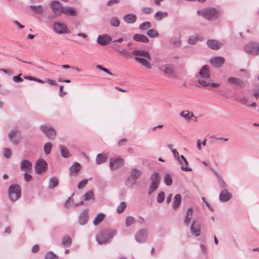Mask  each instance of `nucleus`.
<instances>
[{
    "mask_svg": "<svg viewBox=\"0 0 259 259\" xmlns=\"http://www.w3.org/2000/svg\"><path fill=\"white\" fill-rule=\"evenodd\" d=\"M197 14L202 16L205 19L214 21L219 19L221 12L214 7H207L197 11Z\"/></svg>",
    "mask_w": 259,
    "mask_h": 259,
    "instance_id": "1",
    "label": "nucleus"
},
{
    "mask_svg": "<svg viewBox=\"0 0 259 259\" xmlns=\"http://www.w3.org/2000/svg\"><path fill=\"white\" fill-rule=\"evenodd\" d=\"M117 231L113 229L102 230L97 236V242L101 245L110 242L111 239L116 235Z\"/></svg>",
    "mask_w": 259,
    "mask_h": 259,
    "instance_id": "2",
    "label": "nucleus"
},
{
    "mask_svg": "<svg viewBox=\"0 0 259 259\" xmlns=\"http://www.w3.org/2000/svg\"><path fill=\"white\" fill-rule=\"evenodd\" d=\"M197 82L201 87H204L207 85V82L210 80V71L208 66L203 65L200 71H199V75H196Z\"/></svg>",
    "mask_w": 259,
    "mask_h": 259,
    "instance_id": "3",
    "label": "nucleus"
},
{
    "mask_svg": "<svg viewBox=\"0 0 259 259\" xmlns=\"http://www.w3.org/2000/svg\"><path fill=\"white\" fill-rule=\"evenodd\" d=\"M142 172V170L140 169L132 168L128 178L125 182V185L128 188H132L137 183V180L140 178Z\"/></svg>",
    "mask_w": 259,
    "mask_h": 259,
    "instance_id": "4",
    "label": "nucleus"
},
{
    "mask_svg": "<svg viewBox=\"0 0 259 259\" xmlns=\"http://www.w3.org/2000/svg\"><path fill=\"white\" fill-rule=\"evenodd\" d=\"M49 6L53 12V16H48V19L51 20L55 17L60 16L62 14L63 7L61 3L57 1H54L50 3Z\"/></svg>",
    "mask_w": 259,
    "mask_h": 259,
    "instance_id": "5",
    "label": "nucleus"
},
{
    "mask_svg": "<svg viewBox=\"0 0 259 259\" xmlns=\"http://www.w3.org/2000/svg\"><path fill=\"white\" fill-rule=\"evenodd\" d=\"M151 183L148 190V194L151 195L159 187L160 182V177L158 172H154L151 176Z\"/></svg>",
    "mask_w": 259,
    "mask_h": 259,
    "instance_id": "6",
    "label": "nucleus"
},
{
    "mask_svg": "<svg viewBox=\"0 0 259 259\" xmlns=\"http://www.w3.org/2000/svg\"><path fill=\"white\" fill-rule=\"evenodd\" d=\"M21 195L20 187L17 184L10 186L9 189V196L10 200L15 201L20 198Z\"/></svg>",
    "mask_w": 259,
    "mask_h": 259,
    "instance_id": "7",
    "label": "nucleus"
},
{
    "mask_svg": "<svg viewBox=\"0 0 259 259\" xmlns=\"http://www.w3.org/2000/svg\"><path fill=\"white\" fill-rule=\"evenodd\" d=\"M8 136L13 145H17L21 139V132L17 128H13L8 133Z\"/></svg>",
    "mask_w": 259,
    "mask_h": 259,
    "instance_id": "8",
    "label": "nucleus"
},
{
    "mask_svg": "<svg viewBox=\"0 0 259 259\" xmlns=\"http://www.w3.org/2000/svg\"><path fill=\"white\" fill-rule=\"evenodd\" d=\"M53 30L58 34H68L70 33L66 25L60 22H55L53 24Z\"/></svg>",
    "mask_w": 259,
    "mask_h": 259,
    "instance_id": "9",
    "label": "nucleus"
},
{
    "mask_svg": "<svg viewBox=\"0 0 259 259\" xmlns=\"http://www.w3.org/2000/svg\"><path fill=\"white\" fill-rule=\"evenodd\" d=\"M148 230L145 228L140 229L135 234L136 241L140 243L145 242L148 237Z\"/></svg>",
    "mask_w": 259,
    "mask_h": 259,
    "instance_id": "10",
    "label": "nucleus"
},
{
    "mask_svg": "<svg viewBox=\"0 0 259 259\" xmlns=\"http://www.w3.org/2000/svg\"><path fill=\"white\" fill-rule=\"evenodd\" d=\"M48 168V164L47 162L43 159H39L34 164V169L38 175H41L45 172Z\"/></svg>",
    "mask_w": 259,
    "mask_h": 259,
    "instance_id": "11",
    "label": "nucleus"
},
{
    "mask_svg": "<svg viewBox=\"0 0 259 259\" xmlns=\"http://www.w3.org/2000/svg\"><path fill=\"white\" fill-rule=\"evenodd\" d=\"M245 51L252 55H257L259 54V44L255 42H251L244 47Z\"/></svg>",
    "mask_w": 259,
    "mask_h": 259,
    "instance_id": "12",
    "label": "nucleus"
},
{
    "mask_svg": "<svg viewBox=\"0 0 259 259\" xmlns=\"http://www.w3.org/2000/svg\"><path fill=\"white\" fill-rule=\"evenodd\" d=\"M39 128L48 138L52 139L55 137L56 131L53 127L47 125H41Z\"/></svg>",
    "mask_w": 259,
    "mask_h": 259,
    "instance_id": "13",
    "label": "nucleus"
},
{
    "mask_svg": "<svg viewBox=\"0 0 259 259\" xmlns=\"http://www.w3.org/2000/svg\"><path fill=\"white\" fill-rule=\"evenodd\" d=\"M39 128L48 138L52 139L55 137L56 131L53 127L47 125H41Z\"/></svg>",
    "mask_w": 259,
    "mask_h": 259,
    "instance_id": "14",
    "label": "nucleus"
},
{
    "mask_svg": "<svg viewBox=\"0 0 259 259\" xmlns=\"http://www.w3.org/2000/svg\"><path fill=\"white\" fill-rule=\"evenodd\" d=\"M112 41V38L108 34H103L98 36L97 41L102 46H105L109 44Z\"/></svg>",
    "mask_w": 259,
    "mask_h": 259,
    "instance_id": "15",
    "label": "nucleus"
},
{
    "mask_svg": "<svg viewBox=\"0 0 259 259\" xmlns=\"http://www.w3.org/2000/svg\"><path fill=\"white\" fill-rule=\"evenodd\" d=\"M132 54L136 57L147 59L148 60H151V57L149 53L146 50H134L132 52Z\"/></svg>",
    "mask_w": 259,
    "mask_h": 259,
    "instance_id": "16",
    "label": "nucleus"
},
{
    "mask_svg": "<svg viewBox=\"0 0 259 259\" xmlns=\"http://www.w3.org/2000/svg\"><path fill=\"white\" fill-rule=\"evenodd\" d=\"M20 169L24 172H31L32 171V164L29 160L24 159L20 163Z\"/></svg>",
    "mask_w": 259,
    "mask_h": 259,
    "instance_id": "17",
    "label": "nucleus"
},
{
    "mask_svg": "<svg viewBox=\"0 0 259 259\" xmlns=\"http://www.w3.org/2000/svg\"><path fill=\"white\" fill-rule=\"evenodd\" d=\"M123 164V159L119 157L115 159H111L109 166L111 169H116L122 166Z\"/></svg>",
    "mask_w": 259,
    "mask_h": 259,
    "instance_id": "18",
    "label": "nucleus"
},
{
    "mask_svg": "<svg viewBox=\"0 0 259 259\" xmlns=\"http://www.w3.org/2000/svg\"><path fill=\"white\" fill-rule=\"evenodd\" d=\"M232 197V194L226 189H223L219 195V200L222 202L228 201Z\"/></svg>",
    "mask_w": 259,
    "mask_h": 259,
    "instance_id": "19",
    "label": "nucleus"
},
{
    "mask_svg": "<svg viewBox=\"0 0 259 259\" xmlns=\"http://www.w3.org/2000/svg\"><path fill=\"white\" fill-rule=\"evenodd\" d=\"M225 58L223 57H214L211 58L210 63L215 67H221L225 63Z\"/></svg>",
    "mask_w": 259,
    "mask_h": 259,
    "instance_id": "20",
    "label": "nucleus"
},
{
    "mask_svg": "<svg viewBox=\"0 0 259 259\" xmlns=\"http://www.w3.org/2000/svg\"><path fill=\"white\" fill-rule=\"evenodd\" d=\"M207 45L209 48L214 50H219L223 46L221 42L215 39L208 40L207 41Z\"/></svg>",
    "mask_w": 259,
    "mask_h": 259,
    "instance_id": "21",
    "label": "nucleus"
},
{
    "mask_svg": "<svg viewBox=\"0 0 259 259\" xmlns=\"http://www.w3.org/2000/svg\"><path fill=\"white\" fill-rule=\"evenodd\" d=\"M89 212L87 209L84 210L79 215L78 218V223L80 225H84L88 221Z\"/></svg>",
    "mask_w": 259,
    "mask_h": 259,
    "instance_id": "22",
    "label": "nucleus"
},
{
    "mask_svg": "<svg viewBox=\"0 0 259 259\" xmlns=\"http://www.w3.org/2000/svg\"><path fill=\"white\" fill-rule=\"evenodd\" d=\"M62 14L70 16H76L77 15V11L74 8L65 6L63 8Z\"/></svg>",
    "mask_w": 259,
    "mask_h": 259,
    "instance_id": "23",
    "label": "nucleus"
},
{
    "mask_svg": "<svg viewBox=\"0 0 259 259\" xmlns=\"http://www.w3.org/2000/svg\"><path fill=\"white\" fill-rule=\"evenodd\" d=\"M135 60L136 61L139 62L146 69H150L151 68V65L149 63L151 60H148L147 59L141 58L139 57H135Z\"/></svg>",
    "mask_w": 259,
    "mask_h": 259,
    "instance_id": "24",
    "label": "nucleus"
},
{
    "mask_svg": "<svg viewBox=\"0 0 259 259\" xmlns=\"http://www.w3.org/2000/svg\"><path fill=\"white\" fill-rule=\"evenodd\" d=\"M190 231L193 235L199 236L201 233L200 225L196 224L195 222H193L190 227Z\"/></svg>",
    "mask_w": 259,
    "mask_h": 259,
    "instance_id": "25",
    "label": "nucleus"
},
{
    "mask_svg": "<svg viewBox=\"0 0 259 259\" xmlns=\"http://www.w3.org/2000/svg\"><path fill=\"white\" fill-rule=\"evenodd\" d=\"M164 74L169 77H174L175 76V69L172 65L167 64L164 66L163 69Z\"/></svg>",
    "mask_w": 259,
    "mask_h": 259,
    "instance_id": "26",
    "label": "nucleus"
},
{
    "mask_svg": "<svg viewBox=\"0 0 259 259\" xmlns=\"http://www.w3.org/2000/svg\"><path fill=\"white\" fill-rule=\"evenodd\" d=\"M80 164L78 162H75L69 168L70 175L73 176H76L80 170Z\"/></svg>",
    "mask_w": 259,
    "mask_h": 259,
    "instance_id": "27",
    "label": "nucleus"
},
{
    "mask_svg": "<svg viewBox=\"0 0 259 259\" xmlns=\"http://www.w3.org/2000/svg\"><path fill=\"white\" fill-rule=\"evenodd\" d=\"M123 19L127 23L133 24L137 20V16L134 14H128L124 15Z\"/></svg>",
    "mask_w": 259,
    "mask_h": 259,
    "instance_id": "28",
    "label": "nucleus"
},
{
    "mask_svg": "<svg viewBox=\"0 0 259 259\" xmlns=\"http://www.w3.org/2000/svg\"><path fill=\"white\" fill-rule=\"evenodd\" d=\"M133 38L134 40L144 43H147L149 41L148 38L144 34H135Z\"/></svg>",
    "mask_w": 259,
    "mask_h": 259,
    "instance_id": "29",
    "label": "nucleus"
},
{
    "mask_svg": "<svg viewBox=\"0 0 259 259\" xmlns=\"http://www.w3.org/2000/svg\"><path fill=\"white\" fill-rule=\"evenodd\" d=\"M108 158V156L105 153H100L97 154L96 158V162L98 165L105 162Z\"/></svg>",
    "mask_w": 259,
    "mask_h": 259,
    "instance_id": "30",
    "label": "nucleus"
},
{
    "mask_svg": "<svg viewBox=\"0 0 259 259\" xmlns=\"http://www.w3.org/2000/svg\"><path fill=\"white\" fill-rule=\"evenodd\" d=\"M182 197L179 194H176L172 201V207L174 209H177L181 203Z\"/></svg>",
    "mask_w": 259,
    "mask_h": 259,
    "instance_id": "31",
    "label": "nucleus"
},
{
    "mask_svg": "<svg viewBox=\"0 0 259 259\" xmlns=\"http://www.w3.org/2000/svg\"><path fill=\"white\" fill-rule=\"evenodd\" d=\"M30 8L36 14H42L44 11V9L41 5H31L30 6Z\"/></svg>",
    "mask_w": 259,
    "mask_h": 259,
    "instance_id": "32",
    "label": "nucleus"
},
{
    "mask_svg": "<svg viewBox=\"0 0 259 259\" xmlns=\"http://www.w3.org/2000/svg\"><path fill=\"white\" fill-rule=\"evenodd\" d=\"M168 16V13L167 12H163L161 11H157L154 15V18L157 21H161L164 18Z\"/></svg>",
    "mask_w": 259,
    "mask_h": 259,
    "instance_id": "33",
    "label": "nucleus"
},
{
    "mask_svg": "<svg viewBox=\"0 0 259 259\" xmlns=\"http://www.w3.org/2000/svg\"><path fill=\"white\" fill-rule=\"evenodd\" d=\"M59 147L61 151V155L62 157L64 158H68L70 157V154L69 151L65 146L60 145Z\"/></svg>",
    "mask_w": 259,
    "mask_h": 259,
    "instance_id": "34",
    "label": "nucleus"
},
{
    "mask_svg": "<svg viewBox=\"0 0 259 259\" xmlns=\"http://www.w3.org/2000/svg\"><path fill=\"white\" fill-rule=\"evenodd\" d=\"M59 183L58 179L57 177H53L50 179L48 187L50 189H53L56 187Z\"/></svg>",
    "mask_w": 259,
    "mask_h": 259,
    "instance_id": "35",
    "label": "nucleus"
},
{
    "mask_svg": "<svg viewBox=\"0 0 259 259\" xmlns=\"http://www.w3.org/2000/svg\"><path fill=\"white\" fill-rule=\"evenodd\" d=\"M193 209L192 208H189L187 211V214L185 217V224L186 226H189L190 223L191 219L192 217Z\"/></svg>",
    "mask_w": 259,
    "mask_h": 259,
    "instance_id": "36",
    "label": "nucleus"
},
{
    "mask_svg": "<svg viewBox=\"0 0 259 259\" xmlns=\"http://www.w3.org/2000/svg\"><path fill=\"white\" fill-rule=\"evenodd\" d=\"M105 214L103 213L98 214L93 220V224L95 226L98 225L103 220Z\"/></svg>",
    "mask_w": 259,
    "mask_h": 259,
    "instance_id": "37",
    "label": "nucleus"
},
{
    "mask_svg": "<svg viewBox=\"0 0 259 259\" xmlns=\"http://www.w3.org/2000/svg\"><path fill=\"white\" fill-rule=\"evenodd\" d=\"M82 198L85 201L92 200V201H94L95 199L94 192L92 191H89L85 193L82 196Z\"/></svg>",
    "mask_w": 259,
    "mask_h": 259,
    "instance_id": "38",
    "label": "nucleus"
},
{
    "mask_svg": "<svg viewBox=\"0 0 259 259\" xmlns=\"http://www.w3.org/2000/svg\"><path fill=\"white\" fill-rule=\"evenodd\" d=\"M72 242L71 238L68 235L64 236L62 240V244L65 247L70 246Z\"/></svg>",
    "mask_w": 259,
    "mask_h": 259,
    "instance_id": "39",
    "label": "nucleus"
},
{
    "mask_svg": "<svg viewBox=\"0 0 259 259\" xmlns=\"http://www.w3.org/2000/svg\"><path fill=\"white\" fill-rule=\"evenodd\" d=\"M180 116L183 118L186 121L189 122L190 118L189 117V111L186 110L181 111L180 113Z\"/></svg>",
    "mask_w": 259,
    "mask_h": 259,
    "instance_id": "40",
    "label": "nucleus"
},
{
    "mask_svg": "<svg viewBox=\"0 0 259 259\" xmlns=\"http://www.w3.org/2000/svg\"><path fill=\"white\" fill-rule=\"evenodd\" d=\"M110 24L113 27H118L120 25V21L117 17H113L110 20Z\"/></svg>",
    "mask_w": 259,
    "mask_h": 259,
    "instance_id": "41",
    "label": "nucleus"
},
{
    "mask_svg": "<svg viewBox=\"0 0 259 259\" xmlns=\"http://www.w3.org/2000/svg\"><path fill=\"white\" fill-rule=\"evenodd\" d=\"M147 34L151 38L156 37L159 35L158 32L154 29H149L147 31Z\"/></svg>",
    "mask_w": 259,
    "mask_h": 259,
    "instance_id": "42",
    "label": "nucleus"
},
{
    "mask_svg": "<svg viewBox=\"0 0 259 259\" xmlns=\"http://www.w3.org/2000/svg\"><path fill=\"white\" fill-rule=\"evenodd\" d=\"M136 221L135 218L132 216L126 218L125 221V225L126 227H129L131 225L134 224Z\"/></svg>",
    "mask_w": 259,
    "mask_h": 259,
    "instance_id": "43",
    "label": "nucleus"
},
{
    "mask_svg": "<svg viewBox=\"0 0 259 259\" xmlns=\"http://www.w3.org/2000/svg\"><path fill=\"white\" fill-rule=\"evenodd\" d=\"M170 42L175 47H179L181 43L180 37H172L170 39Z\"/></svg>",
    "mask_w": 259,
    "mask_h": 259,
    "instance_id": "44",
    "label": "nucleus"
},
{
    "mask_svg": "<svg viewBox=\"0 0 259 259\" xmlns=\"http://www.w3.org/2000/svg\"><path fill=\"white\" fill-rule=\"evenodd\" d=\"M151 27V23L148 21L141 24L139 26V29L141 30H145L149 29Z\"/></svg>",
    "mask_w": 259,
    "mask_h": 259,
    "instance_id": "45",
    "label": "nucleus"
},
{
    "mask_svg": "<svg viewBox=\"0 0 259 259\" xmlns=\"http://www.w3.org/2000/svg\"><path fill=\"white\" fill-rule=\"evenodd\" d=\"M52 148V145L50 142L46 143L44 146V152L46 154L48 155L50 153Z\"/></svg>",
    "mask_w": 259,
    "mask_h": 259,
    "instance_id": "46",
    "label": "nucleus"
},
{
    "mask_svg": "<svg viewBox=\"0 0 259 259\" xmlns=\"http://www.w3.org/2000/svg\"><path fill=\"white\" fill-rule=\"evenodd\" d=\"M164 182L167 186H170L172 184V180L169 174H167L164 176Z\"/></svg>",
    "mask_w": 259,
    "mask_h": 259,
    "instance_id": "47",
    "label": "nucleus"
},
{
    "mask_svg": "<svg viewBox=\"0 0 259 259\" xmlns=\"http://www.w3.org/2000/svg\"><path fill=\"white\" fill-rule=\"evenodd\" d=\"M126 207V203L125 202H121L117 207V212L118 213L122 212Z\"/></svg>",
    "mask_w": 259,
    "mask_h": 259,
    "instance_id": "48",
    "label": "nucleus"
},
{
    "mask_svg": "<svg viewBox=\"0 0 259 259\" xmlns=\"http://www.w3.org/2000/svg\"><path fill=\"white\" fill-rule=\"evenodd\" d=\"M117 51L118 53L122 54L123 56L125 58L131 57V53L125 49L118 50Z\"/></svg>",
    "mask_w": 259,
    "mask_h": 259,
    "instance_id": "49",
    "label": "nucleus"
},
{
    "mask_svg": "<svg viewBox=\"0 0 259 259\" xmlns=\"http://www.w3.org/2000/svg\"><path fill=\"white\" fill-rule=\"evenodd\" d=\"M45 259H58V257L53 251H49L45 255Z\"/></svg>",
    "mask_w": 259,
    "mask_h": 259,
    "instance_id": "50",
    "label": "nucleus"
},
{
    "mask_svg": "<svg viewBox=\"0 0 259 259\" xmlns=\"http://www.w3.org/2000/svg\"><path fill=\"white\" fill-rule=\"evenodd\" d=\"M88 182V179H83L80 181L77 185V188L79 190H81L84 188L87 185Z\"/></svg>",
    "mask_w": 259,
    "mask_h": 259,
    "instance_id": "51",
    "label": "nucleus"
},
{
    "mask_svg": "<svg viewBox=\"0 0 259 259\" xmlns=\"http://www.w3.org/2000/svg\"><path fill=\"white\" fill-rule=\"evenodd\" d=\"M165 198V194L163 191H161L157 195V202L161 203L163 202Z\"/></svg>",
    "mask_w": 259,
    "mask_h": 259,
    "instance_id": "52",
    "label": "nucleus"
},
{
    "mask_svg": "<svg viewBox=\"0 0 259 259\" xmlns=\"http://www.w3.org/2000/svg\"><path fill=\"white\" fill-rule=\"evenodd\" d=\"M237 100L239 103L242 104H245L248 101V98L246 96H242L239 97Z\"/></svg>",
    "mask_w": 259,
    "mask_h": 259,
    "instance_id": "53",
    "label": "nucleus"
},
{
    "mask_svg": "<svg viewBox=\"0 0 259 259\" xmlns=\"http://www.w3.org/2000/svg\"><path fill=\"white\" fill-rule=\"evenodd\" d=\"M11 155V151L8 148H5L4 150V156L8 159L10 157Z\"/></svg>",
    "mask_w": 259,
    "mask_h": 259,
    "instance_id": "54",
    "label": "nucleus"
},
{
    "mask_svg": "<svg viewBox=\"0 0 259 259\" xmlns=\"http://www.w3.org/2000/svg\"><path fill=\"white\" fill-rule=\"evenodd\" d=\"M220 85L219 83L211 82L210 80L207 82V85H205L204 88L210 87V88H217Z\"/></svg>",
    "mask_w": 259,
    "mask_h": 259,
    "instance_id": "55",
    "label": "nucleus"
},
{
    "mask_svg": "<svg viewBox=\"0 0 259 259\" xmlns=\"http://www.w3.org/2000/svg\"><path fill=\"white\" fill-rule=\"evenodd\" d=\"M142 12L145 14H150L152 13L153 9L150 7H144L142 9Z\"/></svg>",
    "mask_w": 259,
    "mask_h": 259,
    "instance_id": "56",
    "label": "nucleus"
},
{
    "mask_svg": "<svg viewBox=\"0 0 259 259\" xmlns=\"http://www.w3.org/2000/svg\"><path fill=\"white\" fill-rule=\"evenodd\" d=\"M21 75L22 74L20 73L18 75L14 76L13 77V80L16 82H22L23 81V79L20 77Z\"/></svg>",
    "mask_w": 259,
    "mask_h": 259,
    "instance_id": "57",
    "label": "nucleus"
},
{
    "mask_svg": "<svg viewBox=\"0 0 259 259\" xmlns=\"http://www.w3.org/2000/svg\"><path fill=\"white\" fill-rule=\"evenodd\" d=\"M31 172H25L24 174V180L26 182H30L32 179V176L29 174Z\"/></svg>",
    "mask_w": 259,
    "mask_h": 259,
    "instance_id": "58",
    "label": "nucleus"
},
{
    "mask_svg": "<svg viewBox=\"0 0 259 259\" xmlns=\"http://www.w3.org/2000/svg\"><path fill=\"white\" fill-rule=\"evenodd\" d=\"M96 67L98 69H99L100 70L105 72H106L108 74H110V75H113V74L110 71V70L106 68H104L102 65H97Z\"/></svg>",
    "mask_w": 259,
    "mask_h": 259,
    "instance_id": "59",
    "label": "nucleus"
},
{
    "mask_svg": "<svg viewBox=\"0 0 259 259\" xmlns=\"http://www.w3.org/2000/svg\"><path fill=\"white\" fill-rule=\"evenodd\" d=\"M219 185L221 188L226 189L227 185L224 181L222 178H219L218 180Z\"/></svg>",
    "mask_w": 259,
    "mask_h": 259,
    "instance_id": "60",
    "label": "nucleus"
},
{
    "mask_svg": "<svg viewBox=\"0 0 259 259\" xmlns=\"http://www.w3.org/2000/svg\"><path fill=\"white\" fill-rule=\"evenodd\" d=\"M196 41L197 37L191 36L189 38L188 40V42L190 45H194L196 44Z\"/></svg>",
    "mask_w": 259,
    "mask_h": 259,
    "instance_id": "61",
    "label": "nucleus"
},
{
    "mask_svg": "<svg viewBox=\"0 0 259 259\" xmlns=\"http://www.w3.org/2000/svg\"><path fill=\"white\" fill-rule=\"evenodd\" d=\"M119 2L120 0H110L107 2V5L108 6L111 7L113 5L119 3Z\"/></svg>",
    "mask_w": 259,
    "mask_h": 259,
    "instance_id": "62",
    "label": "nucleus"
},
{
    "mask_svg": "<svg viewBox=\"0 0 259 259\" xmlns=\"http://www.w3.org/2000/svg\"><path fill=\"white\" fill-rule=\"evenodd\" d=\"M238 79L236 77H230L228 78V81L229 83L236 84Z\"/></svg>",
    "mask_w": 259,
    "mask_h": 259,
    "instance_id": "63",
    "label": "nucleus"
},
{
    "mask_svg": "<svg viewBox=\"0 0 259 259\" xmlns=\"http://www.w3.org/2000/svg\"><path fill=\"white\" fill-rule=\"evenodd\" d=\"M253 95L256 98V100L259 97V86L253 90Z\"/></svg>",
    "mask_w": 259,
    "mask_h": 259,
    "instance_id": "64",
    "label": "nucleus"
}]
</instances>
